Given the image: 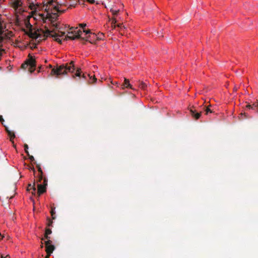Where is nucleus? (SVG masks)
Returning a JSON list of instances; mask_svg holds the SVG:
<instances>
[{
  "mask_svg": "<svg viewBox=\"0 0 258 258\" xmlns=\"http://www.w3.org/2000/svg\"><path fill=\"white\" fill-rule=\"evenodd\" d=\"M87 76L89 77V83L91 84L95 82L97 80V79L95 78V76L94 75L93 76H90V75L88 74Z\"/></svg>",
  "mask_w": 258,
  "mask_h": 258,
  "instance_id": "obj_15",
  "label": "nucleus"
},
{
  "mask_svg": "<svg viewBox=\"0 0 258 258\" xmlns=\"http://www.w3.org/2000/svg\"><path fill=\"white\" fill-rule=\"evenodd\" d=\"M77 29H78V28H77V27H76V28H75L74 27H71V28H70V30H71V31H74V30H76H76H77Z\"/></svg>",
  "mask_w": 258,
  "mask_h": 258,
  "instance_id": "obj_32",
  "label": "nucleus"
},
{
  "mask_svg": "<svg viewBox=\"0 0 258 258\" xmlns=\"http://www.w3.org/2000/svg\"><path fill=\"white\" fill-rule=\"evenodd\" d=\"M36 167L38 169V171L39 172V178H38V182H41V180L43 179V171L42 170L40 167V164H37Z\"/></svg>",
  "mask_w": 258,
  "mask_h": 258,
  "instance_id": "obj_12",
  "label": "nucleus"
},
{
  "mask_svg": "<svg viewBox=\"0 0 258 258\" xmlns=\"http://www.w3.org/2000/svg\"><path fill=\"white\" fill-rule=\"evenodd\" d=\"M46 239H47V240L45 241V246L52 245L51 244L52 241H51L49 239V238Z\"/></svg>",
  "mask_w": 258,
  "mask_h": 258,
  "instance_id": "obj_24",
  "label": "nucleus"
},
{
  "mask_svg": "<svg viewBox=\"0 0 258 258\" xmlns=\"http://www.w3.org/2000/svg\"><path fill=\"white\" fill-rule=\"evenodd\" d=\"M26 27L29 29H32V25L30 23L29 21H27V22L26 24Z\"/></svg>",
  "mask_w": 258,
  "mask_h": 258,
  "instance_id": "obj_26",
  "label": "nucleus"
},
{
  "mask_svg": "<svg viewBox=\"0 0 258 258\" xmlns=\"http://www.w3.org/2000/svg\"><path fill=\"white\" fill-rule=\"evenodd\" d=\"M101 35H103V34H102V33H101V34H100V36H98L99 38H101Z\"/></svg>",
  "mask_w": 258,
  "mask_h": 258,
  "instance_id": "obj_47",
  "label": "nucleus"
},
{
  "mask_svg": "<svg viewBox=\"0 0 258 258\" xmlns=\"http://www.w3.org/2000/svg\"><path fill=\"white\" fill-rule=\"evenodd\" d=\"M205 111H206V114H207L209 112L211 113L212 112V110L210 108H209L208 107H207L206 108V109L205 110Z\"/></svg>",
  "mask_w": 258,
  "mask_h": 258,
  "instance_id": "obj_29",
  "label": "nucleus"
},
{
  "mask_svg": "<svg viewBox=\"0 0 258 258\" xmlns=\"http://www.w3.org/2000/svg\"><path fill=\"white\" fill-rule=\"evenodd\" d=\"M53 1H50V2H49V4L50 5H52V6H53Z\"/></svg>",
  "mask_w": 258,
  "mask_h": 258,
  "instance_id": "obj_40",
  "label": "nucleus"
},
{
  "mask_svg": "<svg viewBox=\"0 0 258 258\" xmlns=\"http://www.w3.org/2000/svg\"><path fill=\"white\" fill-rule=\"evenodd\" d=\"M53 9L55 10V11H56V12H59V13H62L64 12V11H60L58 9V7L56 6H53Z\"/></svg>",
  "mask_w": 258,
  "mask_h": 258,
  "instance_id": "obj_23",
  "label": "nucleus"
},
{
  "mask_svg": "<svg viewBox=\"0 0 258 258\" xmlns=\"http://www.w3.org/2000/svg\"><path fill=\"white\" fill-rule=\"evenodd\" d=\"M70 6L73 7H75L79 2V0H70Z\"/></svg>",
  "mask_w": 258,
  "mask_h": 258,
  "instance_id": "obj_19",
  "label": "nucleus"
},
{
  "mask_svg": "<svg viewBox=\"0 0 258 258\" xmlns=\"http://www.w3.org/2000/svg\"><path fill=\"white\" fill-rule=\"evenodd\" d=\"M50 256V255H47H47L45 256V258H49V256Z\"/></svg>",
  "mask_w": 258,
  "mask_h": 258,
  "instance_id": "obj_42",
  "label": "nucleus"
},
{
  "mask_svg": "<svg viewBox=\"0 0 258 258\" xmlns=\"http://www.w3.org/2000/svg\"><path fill=\"white\" fill-rule=\"evenodd\" d=\"M88 2H89L90 4H94L95 3V0H87Z\"/></svg>",
  "mask_w": 258,
  "mask_h": 258,
  "instance_id": "obj_36",
  "label": "nucleus"
},
{
  "mask_svg": "<svg viewBox=\"0 0 258 258\" xmlns=\"http://www.w3.org/2000/svg\"><path fill=\"white\" fill-rule=\"evenodd\" d=\"M79 26L82 28H84V27H85L86 26V24L85 23H82V24H80Z\"/></svg>",
  "mask_w": 258,
  "mask_h": 258,
  "instance_id": "obj_35",
  "label": "nucleus"
},
{
  "mask_svg": "<svg viewBox=\"0 0 258 258\" xmlns=\"http://www.w3.org/2000/svg\"><path fill=\"white\" fill-rule=\"evenodd\" d=\"M101 35H103V34H102V33H101V34H100V36H98L99 38H101Z\"/></svg>",
  "mask_w": 258,
  "mask_h": 258,
  "instance_id": "obj_46",
  "label": "nucleus"
},
{
  "mask_svg": "<svg viewBox=\"0 0 258 258\" xmlns=\"http://www.w3.org/2000/svg\"><path fill=\"white\" fill-rule=\"evenodd\" d=\"M84 32L86 34H90L91 33V31L90 30H84Z\"/></svg>",
  "mask_w": 258,
  "mask_h": 258,
  "instance_id": "obj_34",
  "label": "nucleus"
},
{
  "mask_svg": "<svg viewBox=\"0 0 258 258\" xmlns=\"http://www.w3.org/2000/svg\"><path fill=\"white\" fill-rule=\"evenodd\" d=\"M21 67L25 70L28 69L30 73H32L35 70L36 61L35 59L31 56L22 64Z\"/></svg>",
  "mask_w": 258,
  "mask_h": 258,
  "instance_id": "obj_2",
  "label": "nucleus"
},
{
  "mask_svg": "<svg viewBox=\"0 0 258 258\" xmlns=\"http://www.w3.org/2000/svg\"><path fill=\"white\" fill-rule=\"evenodd\" d=\"M82 33L81 30H74L72 31H70L68 32V35L65 37L64 40H67V39L75 40L76 39H81L82 40H84V38H82L81 37V35Z\"/></svg>",
  "mask_w": 258,
  "mask_h": 258,
  "instance_id": "obj_3",
  "label": "nucleus"
},
{
  "mask_svg": "<svg viewBox=\"0 0 258 258\" xmlns=\"http://www.w3.org/2000/svg\"><path fill=\"white\" fill-rule=\"evenodd\" d=\"M61 34H59L58 33H57L56 32H54L53 31H50L48 28H46V32L44 33V35H45L46 34H47V36L49 35V36L52 37H54L55 39L54 40L59 44L61 43V40L58 37H61L62 36H64L65 34V32H59Z\"/></svg>",
  "mask_w": 258,
  "mask_h": 258,
  "instance_id": "obj_4",
  "label": "nucleus"
},
{
  "mask_svg": "<svg viewBox=\"0 0 258 258\" xmlns=\"http://www.w3.org/2000/svg\"><path fill=\"white\" fill-rule=\"evenodd\" d=\"M89 37L91 40L96 39L97 40H100L101 38H99L97 35H96L95 33L91 34V35L89 36Z\"/></svg>",
  "mask_w": 258,
  "mask_h": 258,
  "instance_id": "obj_20",
  "label": "nucleus"
},
{
  "mask_svg": "<svg viewBox=\"0 0 258 258\" xmlns=\"http://www.w3.org/2000/svg\"><path fill=\"white\" fill-rule=\"evenodd\" d=\"M52 231L50 229L47 228L45 230V235H44V238L45 239H48L50 238V237L48 236L49 234H50L51 233Z\"/></svg>",
  "mask_w": 258,
  "mask_h": 258,
  "instance_id": "obj_17",
  "label": "nucleus"
},
{
  "mask_svg": "<svg viewBox=\"0 0 258 258\" xmlns=\"http://www.w3.org/2000/svg\"><path fill=\"white\" fill-rule=\"evenodd\" d=\"M117 21L116 20V19L115 18H113L111 20V27L112 28V29H115V27H116V23Z\"/></svg>",
  "mask_w": 258,
  "mask_h": 258,
  "instance_id": "obj_21",
  "label": "nucleus"
},
{
  "mask_svg": "<svg viewBox=\"0 0 258 258\" xmlns=\"http://www.w3.org/2000/svg\"><path fill=\"white\" fill-rule=\"evenodd\" d=\"M4 127H5L6 131L8 133L9 136L10 137V141L12 142V143L13 144H14L13 140L15 138V133L13 132H12V131H10L8 129V127L7 126H6V125H4ZM14 146L15 147H16V145H14Z\"/></svg>",
  "mask_w": 258,
  "mask_h": 258,
  "instance_id": "obj_10",
  "label": "nucleus"
},
{
  "mask_svg": "<svg viewBox=\"0 0 258 258\" xmlns=\"http://www.w3.org/2000/svg\"><path fill=\"white\" fill-rule=\"evenodd\" d=\"M1 256H2V258H10L8 255H6L5 257H4L3 255H2Z\"/></svg>",
  "mask_w": 258,
  "mask_h": 258,
  "instance_id": "obj_39",
  "label": "nucleus"
},
{
  "mask_svg": "<svg viewBox=\"0 0 258 258\" xmlns=\"http://www.w3.org/2000/svg\"><path fill=\"white\" fill-rule=\"evenodd\" d=\"M122 88L124 87L126 88H130L131 89H133L132 85L130 84L129 80L126 78H124V83L122 85Z\"/></svg>",
  "mask_w": 258,
  "mask_h": 258,
  "instance_id": "obj_13",
  "label": "nucleus"
},
{
  "mask_svg": "<svg viewBox=\"0 0 258 258\" xmlns=\"http://www.w3.org/2000/svg\"><path fill=\"white\" fill-rule=\"evenodd\" d=\"M28 146L27 144H25L24 145V150H25V151L26 152V153L27 154V155H29V152H28Z\"/></svg>",
  "mask_w": 258,
  "mask_h": 258,
  "instance_id": "obj_25",
  "label": "nucleus"
},
{
  "mask_svg": "<svg viewBox=\"0 0 258 258\" xmlns=\"http://www.w3.org/2000/svg\"><path fill=\"white\" fill-rule=\"evenodd\" d=\"M189 111L190 115H191L192 118L195 120L199 119L202 114V112H197L195 109L192 108L190 109Z\"/></svg>",
  "mask_w": 258,
  "mask_h": 258,
  "instance_id": "obj_9",
  "label": "nucleus"
},
{
  "mask_svg": "<svg viewBox=\"0 0 258 258\" xmlns=\"http://www.w3.org/2000/svg\"><path fill=\"white\" fill-rule=\"evenodd\" d=\"M247 108H251L252 109H253V106H252V105H250V104H247L246 106Z\"/></svg>",
  "mask_w": 258,
  "mask_h": 258,
  "instance_id": "obj_33",
  "label": "nucleus"
},
{
  "mask_svg": "<svg viewBox=\"0 0 258 258\" xmlns=\"http://www.w3.org/2000/svg\"><path fill=\"white\" fill-rule=\"evenodd\" d=\"M86 41H88V40H87V39H86ZM88 41H89V42H90V43H92V41H89V40H88Z\"/></svg>",
  "mask_w": 258,
  "mask_h": 258,
  "instance_id": "obj_48",
  "label": "nucleus"
},
{
  "mask_svg": "<svg viewBox=\"0 0 258 258\" xmlns=\"http://www.w3.org/2000/svg\"><path fill=\"white\" fill-rule=\"evenodd\" d=\"M45 32H46V30H45V31H43V33L44 34V33H45ZM47 34H45V35H44V37H44V39H46V38L47 37ZM48 36H49V35H48L47 36V37H48Z\"/></svg>",
  "mask_w": 258,
  "mask_h": 258,
  "instance_id": "obj_38",
  "label": "nucleus"
},
{
  "mask_svg": "<svg viewBox=\"0 0 258 258\" xmlns=\"http://www.w3.org/2000/svg\"><path fill=\"white\" fill-rule=\"evenodd\" d=\"M41 247L42 248L43 247V243L41 244Z\"/></svg>",
  "mask_w": 258,
  "mask_h": 258,
  "instance_id": "obj_49",
  "label": "nucleus"
},
{
  "mask_svg": "<svg viewBox=\"0 0 258 258\" xmlns=\"http://www.w3.org/2000/svg\"><path fill=\"white\" fill-rule=\"evenodd\" d=\"M48 67L51 68L50 76H55L58 78L61 75H66L68 72L74 73L72 75V77L75 79L76 81H80L81 79H86V76L85 74L81 75V71L80 68L76 69L74 64V61H71L69 63H66L59 66H57L56 68H52V66L49 64Z\"/></svg>",
  "mask_w": 258,
  "mask_h": 258,
  "instance_id": "obj_1",
  "label": "nucleus"
},
{
  "mask_svg": "<svg viewBox=\"0 0 258 258\" xmlns=\"http://www.w3.org/2000/svg\"><path fill=\"white\" fill-rule=\"evenodd\" d=\"M47 15H48V18L51 21V23L52 24V26L54 27L56 29L58 28L57 24L54 23V22L55 21L56 19L58 17L57 13H52V14H50V13H48Z\"/></svg>",
  "mask_w": 258,
  "mask_h": 258,
  "instance_id": "obj_7",
  "label": "nucleus"
},
{
  "mask_svg": "<svg viewBox=\"0 0 258 258\" xmlns=\"http://www.w3.org/2000/svg\"><path fill=\"white\" fill-rule=\"evenodd\" d=\"M237 88H236V87H235L234 88V91H237Z\"/></svg>",
  "mask_w": 258,
  "mask_h": 258,
  "instance_id": "obj_43",
  "label": "nucleus"
},
{
  "mask_svg": "<svg viewBox=\"0 0 258 258\" xmlns=\"http://www.w3.org/2000/svg\"><path fill=\"white\" fill-rule=\"evenodd\" d=\"M47 179L44 178L43 180V184H38L37 187V194L38 196H40L41 194H43L46 191V186L47 185Z\"/></svg>",
  "mask_w": 258,
  "mask_h": 258,
  "instance_id": "obj_6",
  "label": "nucleus"
},
{
  "mask_svg": "<svg viewBox=\"0 0 258 258\" xmlns=\"http://www.w3.org/2000/svg\"><path fill=\"white\" fill-rule=\"evenodd\" d=\"M109 7L110 8V11L112 13V15L115 16L116 15H117V14L118 13L119 10L118 9V10H116V9H114L113 7H110L109 6Z\"/></svg>",
  "mask_w": 258,
  "mask_h": 258,
  "instance_id": "obj_16",
  "label": "nucleus"
},
{
  "mask_svg": "<svg viewBox=\"0 0 258 258\" xmlns=\"http://www.w3.org/2000/svg\"><path fill=\"white\" fill-rule=\"evenodd\" d=\"M30 170H32L34 172H35V169L33 166H30Z\"/></svg>",
  "mask_w": 258,
  "mask_h": 258,
  "instance_id": "obj_37",
  "label": "nucleus"
},
{
  "mask_svg": "<svg viewBox=\"0 0 258 258\" xmlns=\"http://www.w3.org/2000/svg\"><path fill=\"white\" fill-rule=\"evenodd\" d=\"M101 35H103V34H102V33H101V34H100V36H98L99 38H101Z\"/></svg>",
  "mask_w": 258,
  "mask_h": 258,
  "instance_id": "obj_45",
  "label": "nucleus"
},
{
  "mask_svg": "<svg viewBox=\"0 0 258 258\" xmlns=\"http://www.w3.org/2000/svg\"><path fill=\"white\" fill-rule=\"evenodd\" d=\"M243 114L246 116V114L245 113H241L240 114V115L242 116Z\"/></svg>",
  "mask_w": 258,
  "mask_h": 258,
  "instance_id": "obj_41",
  "label": "nucleus"
},
{
  "mask_svg": "<svg viewBox=\"0 0 258 258\" xmlns=\"http://www.w3.org/2000/svg\"><path fill=\"white\" fill-rule=\"evenodd\" d=\"M0 121L1 122L2 124L4 126L5 125L4 124V119H3V116L2 115H0Z\"/></svg>",
  "mask_w": 258,
  "mask_h": 258,
  "instance_id": "obj_30",
  "label": "nucleus"
},
{
  "mask_svg": "<svg viewBox=\"0 0 258 258\" xmlns=\"http://www.w3.org/2000/svg\"><path fill=\"white\" fill-rule=\"evenodd\" d=\"M147 85L143 82H139V87L143 89V90H145L146 88H147Z\"/></svg>",
  "mask_w": 258,
  "mask_h": 258,
  "instance_id": "obj_18",
  "label": "nucleus"
},
{
  "mask_svg": "<svg viewBox=\"0 0 258 258\" xmlns=\"http://www.w3.org/2000/svg\"><path fill=\"white\" fill-rule=\"evenodd\" d=\"M31 189L32 190V194H34L35 193L36 187L35 186V183L34 182L33 183V185H32L31 184H28V187H27V190H30Z\"/></svg>",
  "mask_w": 258,
  "mask_h": 258,
  "instance_id": "obj_14",
  "label": "nucleus"
},
{
  "mask_svg": "<svg viewBox=\"0 0 258 258\" xmlns=\"http://www.w3.org/2000/svg\"><path fill=\"white\" fill-rule=\"evenodd\" d=\"M23 5L22 0H12V7L20 13L23 11Z\"/></svg>",
  "mask_w": 258,
  "mask_h": 258,
  "instance_id": "obj_5",
  "label": "nucleus"
},
{
  "mask_svg": "<svg viewBox=\"0 0 258 258\" xmlns=\"http://www.w3.org/2000/svg\"><path fill=\"white\" fill-rule=\"evenodd\" d=\"M55 249V246L54 245H50L46 246L45 251L48 255H50Z\"/></svg>",
  "mask_w": 258,
  "mask_h": 258,
  "instance_id": "obj_11",
  "label": "nucleus"
},
{
  "mask_svg": "<svg viewBox=\"0 0 258 258\" xmlns=\"http://www.w3.org/2000/svg\"><path fill=\"white\" fill-rule=\"evenodd\" d=\"M50 213H51L52 219H55V217L54 216V215H55V213L54 211V209L51 208Z\"/></svg>",
  "mask_w": 258,
  "mask_h": 258,
  "instance_id": "obj_22",
  "label": "nucleus"
},
{
  "mask_svg": "<svg viewBox=\"0 0 258 258\" xmlns=\"http://www.w3.org/2000/svg\"><path fill=\"white\" fill-rule=\"evenodd\" d=\"M27 34L30 38L35 39L40 37L41 36V35L38 33L37 31H33V28L30 29Z\"/></svg>",
  "mask_w": 258,
  "mask_h": 258,
  "instance_id": "obj_8",
  "label": "nucleus"
},
{
  "mask_svg": "<svg viewBox=\"0 0 258 258\" xmlns=\"http://www.w3.org/2000/svg\"><path fill=\"white\" fill-rule=\"evenodd\" d=\"M47 220H48L47 226H51V225L52 224V221L51 220H50V219L49 218H47Z\"/></svg>",
  "mask_w": 258,
  "mask_h": 258,
  "instance_id": "obj_27",
  "label": "nucleus"
},
{
  "mask_svg": "<svg viewBox=\"0 0 258 258\" xmlns=\"http://www.w3.org/2000/svg\"><path fill=\"white\" fill-rule=\"evenodd\" d=\"M0 237H1L0 238V239H2V238H3V236H2V235H1V233H0Z\"/></svg>",
  "mask_w": 258,
  "mask_h": 258,
  "instance_id": "obj_44",
  "label": "nucleus"
},
{
  "mask_svg": "<svg viewBox=\"0 0 258 258\" xmlns=\"http://www.w3.org/2000/svg\"><path fill=\"white\" fill-rule=\"evenodd\" d=\"M28 156H29V158L30 159V160L31 161H34V157L33 156L30 155L29 154Z\"/></svg>",
  "mask_w": 258,
  "mask_h": 258,
  "instance_id": "obj_31",
  "label": "nucleus"
},
{
  "mask_svg": "<svg viewBox=\"0 0 258 258\" xmlns=\"http://www.w3.org/2000/svg\"><path fill=\"white\" fill-rule=\"evenodd\" d=\"M119 28L120 29H122V28H125V27L122 25V24L119 23L116 25V27Z\"/></svg>",
  "mask_w": 258,
  "mask_h": 258,
  "instance_id": "obj_28",
  "label": "nucleus"
}]
</instances>
